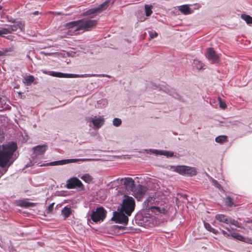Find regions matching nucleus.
Wrapping results in <instances>:
<instances>
[{
    "label": "nucleus",
    "mask_w": 252,
    "mask_h": 252,
    "mask_svg": "<svg viewBox=\"0 0 252 252\" xmlns=\"http://www.w3.org/2000/svg\"><path fill=\"white\" fill-rule=\"evenodd\" d=\"M18 29H19L21 31H24L25 24L22 22H19L17 23Z\"/></svg>",
    "instance_id": "c9c22d12"
},
{
    "label": "nucleus",
    "mask_w": 252,
    "mask_h": 252,
    "mask_svg": "<svg viewBox=\"0 0 252 252\" xmlns=\"http://www.w3.org/2000/svg\"><path fill=\"white\" fill-rule=\"evenodd\" d=\"M193 66L198 70L203 69V65L202 63H201L199 61L196 60H194L193 61Z\"/></svg>",
    "instance_id": "5701e85b"
},
{
    "label": "nucleus",
    "mask_w": 252,
    "mask_h": 252,
    "mask_svg": "<svg viewBox=\"0 0 252 252\" xmlns=\"http://www.w3.org/2000/svg\"><path fill=\"white\" fill-rule=\"evenodd\" d=\"M109 3V1L106 0L104 1L103 3L99 5L97 7L93 8L87 10L86 12L84 13V15H89L91 16V17H93L94 16L93 15L96 13H100L101 11L106 9L108 6Z\"/></svg>",
    "instance_id": "1a4fd4ad"
},
{
    "label": "nucleus",
    "mask_w": 252,
    "mask_h": 252,
    "mask_svg": "<svg viewBox=\"0 0 252 252\" xmlns=\"http://www.w3.org/2000/svg\"><path fill=\"white\" fill-rule=\"evenodd\" d=\"M147 188L142 185H138L134 187L132 194L136 198L140 199L142 197L147 191Z\"/></svg>",
    "instance_id": "f8f14e48"
},
{
    "label": "nucleus",
    "mask_w": 252,
    "mask_h": 252,
    "mask_svg": "<svg viewBox=\"0 0 252 252\" xmlns=\"http://www.w3.org/2000/svg\"><path fill=\"white\" fill-rule=\"evenodd\" d=\"M38 11H35V12H34L33 13V14H34V15H37V14H38Z\"/></svg>",
    "instance_id": "79ce46f5"
},
{
    "label": "nucleus",
    "mask_w": 252,
    "mask_h": 252,
    "mask_svg": "<svg viewBox=\"0 0 252 252\" xmlns=\"http://www.w3.org/2000/svg\"><path fill=\"white\" fill-rule=\"evenodd\" d=\"M47 147L46 145L37 146L33 148L34 154L36 156L42 155L46 151Z\"/></svg>",
    "instance_id": "a211bd4d"
},
{
    "label": "nucleus",
    "mask_w": 252,
    "mask_h": 252,
    "mask_svg": "<svg viewBox=\"0 0 252 252\" xmlns=\"http://www.w3.org/2000/svg\"><path fill=\"white\" fill-rule=\"evenodd\" d=\"M241 18L245 21L248 24L250 25L252 24V17L250 15L242 14Z\"/></svg>",
    "instance_id": "4be33fe9"
},
{
    "label": "nucleus",
    "mask_w": 252,
    "mask_h": 252,
    "mask_svg": "<svg viewBox=\"0 0 252 252\" xmlns=\"http://www.w3.org/2000/svg\"><path fill=\"white\" fill-rule=\"evenodd\" d=\"M42 71L44 74H48V72L45 70H42Z\"/></svg>",
    "instance_id": "a19ab883"
},
{
    "label": "nucleus",
    "mask_w": 252,
    "mask_h": 252,
    "mask_svg": "<svg viewBox=\"0 0 252 252\" xmlns=\"http://www.w3.org/2000/svg\"><path fill=\"white\" fill-rule=\"evenodd\" d=\"M219 103H220V108H221L223 109H224L226 107V105L224 102H223L221 100L220 98H219Z\"/></svg>",
    "instance_id": "e433bc0d"
},
{
    "label": "nucleus",
    "mask_w": 252,
    "mask_h": 252,
    "mask_svg": "<svg viewBox=\"0 0 252 252\" xmlns=\"http://www.w3.org/2000/svg\"><path fill=\"white\" fill-rule=\"evenodd\" d=\"M216 142L219 143H223L227 141V136L225 135H220L217 137L215 139Z\"/></svg>",
    "instance_id": "b1692460"
},
{
    "label": "nucleus",
    "mask_w": 252,
    "mask_h": 252,
    "mask_svg": "<svg viewBox=\"0 0 252 252\" xmlns=\"http://www.w3.org/2000/svg\"><path fill=\"white\" fill-rule=\"evenodd\" d=\"M4 136L0 131V143L3 140ZM17 148L15 142H11L6 144L0 145V167H4L10 166L15 160L13 158L14 153Z\"/></svg>",
    "instance_id": "f03ea898"
},
{
    "label": "nucleus",
    "mask_w": 252,
    "mask_h": 252,
    "mask_svg": "<svg viewBox=\"0 0 252 252\" xmlns=\"http://www.w3.org/2000/svg\"><path fill=\"white\" fill-rule=\"evenodd\" d=\"M122 120L118 118H115L113 120V125L116 127L119 126L122 124Z\"/></svg>",
    "instance_id": "c85d7f7f"
},
{
    "label": "nucleus",
    "mask_w": 252,
    "mask_h": 252,
    "mask_svg": "<svg viewBox=\"0 0 252 252\" xmlns=\"http://www.w3.org/2000/svg\"><path fill=\"white\" fill-rule=\"evenodd\" d=\"M135 207L134 198L127 195L125 196V198L118 208V211L113 213L112 220L116 223L126 224L128 221V217L131 216Z\"/></svg>",
    "instance_id": "f257e3e1"
},
{
    "label": "nucleus",
    "mask_w": 252,
    "mask_h": 252,
    "mask_svg": "<svg viewBox=\"0 0 252 252\" xmlns=\"http://www.w3.org/2000/svg\"><path fill=\"white\" fill-rule=\"evenodd\" d=\"M34 80V78L32 75H29L25 78V83L27 85H30Z\"/></svg>",
    "instance_id": "a878e982"
},
{
    "label": "nucleus",
    "mask_w": 252,
    "mask_h": 252,
    "mask_svg": "<svg viewBox=\"0 0 252 252\" xmlns=\"http://www.w3.org/2000/svg\"><path fill=\"white\" fill-rule=\"evenodd\" d=\"M231 237L237 240L244 242L247 243L252 244V239L248 237H245L239 233L232 232Z\"/></svg>",
    "instance_id": "4468645a"
},
{
    "label": "nucleus",
    "mask_w": 252,
    "mask_h": 252,
    "mask_svg": "<svg viewBox=\"0 0 252 252\" xmlns=\"http://www.w3.org/2000/svg\"><path fill=\"white\" fill-rule=\"evenodd\" d=\"M86 121L88 123H92L95 128H99L104 124L105 119L103 116H91L86 118Z\"/></svg>",
    "instance_id": "9d476101"
},
{
    "label": "nucleus",
    "mask_w": 252,
    "mask_h": 252,
    "mask_svg": "<svg viewBox=\"0 0 252 252\" xmlns=\"http://www.w3.org/2000/svg\"><path fill=\"white\" fill-rule=\"evenodd\" d=\"M34 203L28 202L27 201H23L21 203V205L25 207H30L34 206Z\"/></svg>",
    "instance_id": "c756f323"
},
{
    "label": "nucleus",
    "mask_w": 252,
    "mask_h": 252,
    "mask_svg": "<svg viewBox=\"0 0 252 252\" xmlns=\"http://www.w3.org/2000/svg\"><path fill=\"white\" fill-rule=\"evenodd\" d=\"M156 198L153 197H149L144 202L146 209L151 210V212L158 214H166L169 209V206L167 204L160 205L159 206H151L155 202Z\"/></svg>",
    "instance_id": "20e7f679"
},
{
    "label": "nucleus",
    "mask_w": 252,
    "mask_h": 252,
    "mask_svg": "<svg viewBox=\"0 0 252 252\" xmlns=\"http://www.w3.org/2000/svg\"><path fill=\"white\" fill-rule=\"evenodd\" d=\"M97 24L95 20H78L68 23L66 24V27L68 29H72L74 32L80 30L88 31Z\"/></svg>",
    "instance_id": "7ed1b4c3"
},
{
    "label": "nucleus",
    "mask_w": 252,
    "mask_h": 252,
    "mask_svg": "<svg viewBox=\"0 0 252 252\" xmlns=\"http://www.w3.org/2000/svg\"><path fill=\"white\" fill-rule=\"evenodd\" d=\"M147 153H152L156 155H163L166 157H172L173 156L174 153L171 151L164 150H158L150 149L145 150Z\"/></svg>",
    "instance_id": "ddd939ff"
},
{
    "label": "nucleus",
    "mask_w": 252,
    "mask_h": 252,
    "mask_svg": "<svg viewBox=\"0 0 252 252\" xmlns=\"http://www.w3.org/2000/svg\"><path fill=\"white\" fill-rule=\"evenodd\" d=\"M174 171L181 175L190 176L195 175L197 173L195 168L184 165L176 167Z\"/></svg>",
    "instance_id": "0eeeda50"
},
{
    "label": "nucleus",
    "mask_w": 252,
    "mask_h": 252,
    "mask_svg": "<svg viewBox=\"0 0 252 252\" xmlns=\"http://www.w3.org/2000/svg\"><path fill=\"white\" fill-rule=\"evenodd\" d=\"M215 218L219 221L222 222L226 224H229V220L231 219V218L223 214H217L216 215Z\"/></svg>",
    "instance_id": "6ab92c4d"
},
{
    "label": "nucleus",
    "mask_w": 252,
    "mask_h": 252,
    "mask_svg": "<svg viewBox=\"0 0 252 252\" xmlns=\"http://www.w3.org/2000/svg\"><path fill=\"white\" fill-rule=\"evenodd\" d=\"M153 8V6L151 5H145V13L146 15L147 16H150L153 11L152 10V9Z\"/></svg>",
    "instance_id": "bb28decb"
},
{
    "label": "nucleus",
    "mask_w": 252,
    "mask_h": 252,
    "mask_svg": "<svg viewBox=\"0 0 252 252\" xmlns=\"http://www.w3.org/2000/svg\"><path fill=\"white\" fill-rule=\"evenodd\" d=\"M225 228L227 230L228 232H226L223 229H220V231H221L222 234H223V235L226 237H229L231 236V233L232 232H231V229L229 227H225Z\"/></svg>",
    "instance_id": "cd10ccee"
},
{
    "label": "nucleus",
    "mask_w": 252,
    "mask_h": 252,
    "mask_svg": "<svg viewBox=\"0 0 252 252\" xmlns=\"http://www.w3.org/2000/svg\"><path fill=\"white\" fill-rule=\"evenodd\" d=\"M92 159H88V158H72V159H63L61 160H58L55 161L51 162L48 163L47 165L49 166H56V165H64L67 164H69L71 163H75L79 161H87L92 160Z\"/></svg>",
    "instance_id": "423d86ee"
},
{
    "label": "nucleus",
    "mask_w": 252,
    "mask_h": 252,
    "mask_svg": "<svg viewBox=\"0 0 252 252\" xmlns=\"http://www.w3.org/2000/svg\"><path fill=\"white\" fill-rule=\"evenodd\" d=\"M207 58L213 63L219 62V57L212 48H209L206 54Z\"/></svg>",
    "instance_id": "2eb2a0df"
},
{
    "label": "nucleus",
    "mask_w": 252,
    "mask_h": 252,
    "mask_svg": "<svg viewBox=\"0 0 252 252\" xmlns=\"http://www.w3.org/2000/svg\"><path fill=\"white\" fill-rule=\"evenodd\" d=\"M204 227L207 230L212 232V233L215 234L218 233V231L215 229L213 228V227H212V226L209 223L207 222H204Z\"/></svg>",
    "instance_id": "393cba45"
},
{
    "label": "nucleus",
    "mask_w": 252,
    "mask_h": 252,
    "mask_svg": "<svg viewBox=\"0 0 252 252\" xmlns=\"http://www.w3.org/2000/svg\"><path fill=\"white\" fill-rule=\"evenodd\" d=\"M212 183L214 186H215L216 188L220 189L221 186L218 183V182L214 179H212Z\"/></svg>",
    "instance_id": "4c0bfd02"
},
{
    "label": "nucleus",
    "mask_w": 252,
    "mask_h": 252,
    "mask_svg": "<svg viewBox=\"0 0 252 252\" xmlns=\"http://www.w3.org/2000/svg\"><path fill=\"white\" fill-rule=\"evenodd\" d=\"M229 224L233 225L237 227H240V225L238 221L235 220L234 219H232L231 218L229 220Z\"/></svg>",
    "instance_id": "473e14b6"
},
{
    "label": "nucleus",
    "mask_w": 252,
    "mask_h": 252,
    "mask_svg": "<svg viewBox=\"0 0 252 252\" xmlns=\"http://www.w3.org/2000/svg\"><path fill=\"white\" fill-rule=\"evenodd\" d=\"M54 203L51 204L48 207L47 210V213H50L52 212L53 210Z\"/></svg>",
    "instance_id": "58836bf2"
},
{
    "label": "nucleus",
    "mask_w": 252,
    "mask_h": 252,
    "mask_svg": "<svg viewBox=\"0 0 252 252\" xmlns=\"http://www.w3.org/2000/svg\"><path fill=\"white\" fill-rule=\"evenodd\" d=\"M49 74L51 76L59 77V78H84V77H90L93 76L97 77H104L106 76L110 77V76L105 74H67L63 73L62 72L50 71Z\"/></svg>",
    "instance_id": "39448f33"
},
{
    "label": "nucleus",
    "mask_w": 252,
    "mask_h": 252,
    "mask_svg": "<svg viewBox=\"0 0 252 252\" xmlns=\"http://www.w3.org/2000/svg\"><path fill=\"white\" fill-rule=\"evenodd\" d=\"M72 210L70 207H64L62 210V214L65 218H68L72 213Z\"/></svg>",
    "instance_id": "412c9836"
},
{
    "label": "nucleus",
    "mask_w": 252,
    "mask_h": 252,
    "mask_svg": "<svg viewBox=\"0 0 252 252\" xmlns=\"http://www.w3.org/2000/svg\"><path fill=\"white\" fill-rule=\"evenodd\" d=\"M1 8H2L1 6L0 5V9H1Z\"/></svg>",
    "instance_id": "c03bdc74"
},
{
    "label": "nucleus",
    "mask_w": 252,
    "mask_h": 252,
    "mask_svg": "<svg viewBox=\"0 0 252 252\" xmlns=\"http://www.w3.org/2000/svg\"><path fill=\"white\" fill-rule=\"evenodd\" d=\"M149 34L150 35L151 39H153L158 36V33L156 32L153 31L149 32Z\"/></svg>",
    "instance_id": "72a5a7b5"
},
{
    "label": "nucleus",
    "mask_w": 252,
    "mask_h": 252,
    "mask_svg": "<svg viewBox=\"0 0 252 252\" xmlns=\"http://www.w3.org/2000/svg\"><path fill=\"white\" fill-rule=\"evenodd\" d=\"M170 95H172L173 97H175V95H174L173 94H170Z\"/></svg>",
    "instance_id": "37998d69"
},
{
    "label": "nucleus",
    "mask_w": 252,
    "mask_h": 252,
    "mask_svg": "<svg viewBox=\"0 0 252 252\" xmlns=\"http://www.w3.org/2000/svg\"><path fill=\"white\" fill-rule=\"evenodd\" d=\"M225 203V204L229 207H231L233 205L232 199L229 196L226 197Z\"/></svg>",
    "instance_id": "2f4dec72"
},
{
    "label": "nucleus",
    "mask_w": 252,
    "mask_h": 252,
    "mask_svg": "<svg viewBox=\"0 0 252 252\" xmlns=\"http://www.w3.org/2000/svg\"><path fill=\"white\" fill-rule=\"evenodd\" d=\"M124 180V185L127 189H129L131 191L134 187V181L131 178H125L121 179Z\"/></svg>",
    "instance_id": "dca6fc26"
},
{
    "label": "nucleus",
    "mask_w": 252,
    "mask_h": 252,
    "mask_svg": "<svg viewBox=\"0 0 252 252\" xmlns=\"http://www.w3.org/2000/svg\"><path fill=\"white\" fill-rule=\"evenodd\" d=\"M66 188L69 189L80 188L83 189L84 186L80 180L77 178L73 177L67 181Z\"/></svg>",
    "instance_id": "9b49d317"
},
{
    "label": "nucleus",
    "mask_w": 252,
    "mask_h": 252,
    "mask_svg": "<svg viewBox=\"0 0 252 252\" xmlns=\"http://www.w3.org/2000/svg\"><path fill=\"white\" fill-rule=\"evenodd\" d=\"M106 212L103 208H97L92 212L91 219L94 222L103 221L106 217Z\"/></svg>",
    "instance_id": "6e6552de"
},
{
    "label": "nucleus",
    "mask_w": 252,
    "mask_h": 252,
    "mask_svg": "<svg viewBox=\"0 0 252 252\" xmlns=\"http://www.w3.org/2000/svg\"><path fill=\"white\" fill-rule=\"evenodd\" d=\"M178 9L184 15H189L193 12V10L190 8L188 4L182 5L178 6Z\"/></svg>",
    "instance_id": "f3484780"
},
{
    "label": "nucleus",
    "mask_w": 252,
    "mask_h": 252,
    "mask_svg": "<svg viewBox=\"0 0 252 252\" xmlns=\"http://www.w3.org/2000/svg\"><path fill=\"white\" fill-rule=\"evenodd\" d=\"M7 29L9 31V33H11L13 31H16L18 29L17 24L13 25L8 26Z\"/></svg>",
    "instance_id": "7c9ffc66"
},
{
    "label": "nucleus",
    "mask_w": 252,
    "mask_h": 252,
    "mask_svg": "<svg viewBox=\"0 0 252 252\" xmlns=\"http://www.w3.org/2000/svg\"><path fill=\"white\" fill-rule=\"evenodd\" d=\"M9 33V31L6 28H2L0 30V35H2L3 34H6Z\"/></svg>",
    "instance_id": "f704fd0d"
},
{
    "label": "nucleus",
    "mask_w": 252,
    "mask_h": 252,
    "mask_svg": "<svg viewBox=\"0 0 252 252\" xmlns=\"http://www.w3.org/2000/svg\"><path fill=\"white\" fill-rule=\"evenodd\" d=\"M4 55V53L1 51H0V56Z\"/></svg>",
    "instance_id": "ea45409f"
},
{
    "label": "nucleus",
    "mask_w": 252,
    "mask_h": 252,
    "mask_svg": "<svg viewBox=\"0 0 252 252\" xmlns=\"http://www.w3.org/2000/svg\"><path fill=\"white\" fill-rule=\"evenodd\" d=\"M80 178L85 182L88 184L92 183L94 179L93 176L88 173L83 174L82 176L80 177Z\"/></svg>",
    "instance_id": "aec40b11"
}]
</instances>
